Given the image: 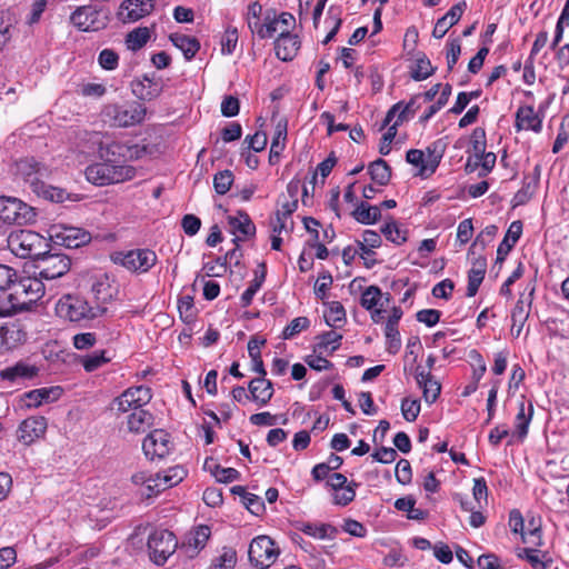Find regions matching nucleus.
Returning a JSON list of instances; mask_svg holds the SVG:
<instances>
[{
  "mask_svg": "<svg viewBox=\"0 0 569 569\" xmlns=\"http://www.w3.org/2000/svg\"><path fill=\"white\" fill-rule=\"evenodd\" d=\"M248 390L251 395V400L259 406H266L274 392L272 382L262 377L252 379L248 385Z\"/></svg>",
  "mask_w": 569,
  "mask_h": 569,
  "instance_id": "a878e982",
  "label": "nucleus"
},
{
  "mask_svg": "<svg viewBox=\"0 0 569 569\" xmlns=\"http://www.w3.org/2000/svg\"><path fill=\"white\" fill-rule=\"evenodd\" d=\"M487 268L486 258L479 257L472 262V267L468 272V287L467 296L473 297L478 292L480 284L483 281Z\"/></svg>",
  "mask_w": 569,
  "mask_h": 569,
  "instance_id": "2f4dec72",
  "label": "nucleus"
},
{
  "mask_svg": "<svg viewBox=\"0 0 569 569\" xmlns=\"http://www.w3.org/2000/svg\"><path fill=\"white\" fill-rule=\"evenodd\" d=\"M498 232V227L495 224L487 226L475 239L471 250L480 248L483 250L488 243L492 241Z\"/></svg>",
  "mask_w": 569,
  "mask_h": 569,
  "instance_id": "680f3d73",
  "label": "nucleus"
},
{
  "mask_svg": "<svg viewBox=\"0 0 569 569\" xmlns=\"http://www.w3.org/2000/svg\"><path fill=\"white\" fill-rule=\"evenodd\" d=\"M142 449L150 460L163 459L172 449L170 436L161 429L153 430L144 438Z\"/></svg>",
  "mask_w": 569,
  "mask_h": 569,
  "instance_id": "dca6fc26",
  "label": "nucleus"
},
{
  "mask_svg": "<svg viewBox=\"0 0 569 569\" xmlns=\"http://www.w3.org/2000/svg\"><path fill=\"white\" fill-rule=\"evenodd\" d=\"M533 416V406L530 402L528 406V413H526L525 402L519 403V410L516 416V433L520 440L527 437L528 428Z\"/></svg>",
  "mask_w": 569,
  "mask_h": 569,
  "instance_id": "a18cd8bd",
  "label": "nucleus"
},
{
  "mask_svg": "<svg viewBox=\"0 0 569 569\" xmlns=\"http://www.w3.org/2000/svg\"><path fill=\"white\" fill-rule=\"evenodd\" d=\"M516 128L520 130H532L540 132L542 128V119L535 111L533 107H520L516 113Z\"/></svg>",
  "mask_w": 569,
  "mask_h": 569,
  "instance_id": "bb28decb",
  "label": "nucleus"
},
{
  "mask_svg": "<svg viewBox=\"0 0 569 569\" xmlns=\"http://www.w3.org/2000/svg\"><path fill=\"white\" fill-rule=\"evenodd\" d=\"M109 358L106 357L104 351H94L91 355L84 356L81 363L86 371L91 372L107 363Z\"/></svg>",
  "mask_w": 569,
  "mask_h": 569,
  "instance_id": "bf43d9fd",
  "label": "nucleus"
},
{
  "mask_svg": "<svg viewBox=\"0 0 569 569\" xmlns=\"http://www.w3.org/2000/svg\"><path fill=\"white\" fill-rule=\"evenodd\" d=\"M427 162L418 172L421 178H428L437 170L445 152V143L441 140L435 141L427 148Z\"/></svg>",
  "mask_w": 569,
  "mask_h": 569,
  "instance_id": "7c9ffc66",
  "label": "nucleus"
},
{
  "mask_svg": "<svg viewBox=\"0 0 569 569\" xmlns=\"http://www.w3.org/2000/svg\"><path fill=\"white\" fill-rule=\"evenodd\" d=\"M319 342L317 343L315 351L321 352L325 349L331 347V352L336 351L340 346V340L342 336L333 330L323 332L317 337Z\"/></svg>",
  "mask_w": 569,
  "mask_h": 569,
  "instance_id": "09e8293b",
  "label": "nucleus"
},
{
  "mask_svg": "<svg viewBox=\"0 0 569 569\" xmlns=\"http://www.w3.org/2000/svg\"><path fill=\"white\" fill-rule=\"evenodd\" d=\"M114 500H98L97 503L91 505L88 510V517L92 521H97L104 526L113 517Z\"/></svg>",
  "mask_w": 569,
  "mask_h": 569,
  "instance_id": "72a5a7b5",
  "label": "nucleus"
},
{
  "mask_svg": "<svg viewBox=\"0 0 569 569\" xmlns=\"http://www.w3.org/2000/svg\"><path fill=\"white\" fill-rule=\"evenodd\" d=\"M13 173L34 191L37 188H42V179L48 176V169L33 158H24L16 161Z\"/></svg>",
  "mask_w": 569,
  "mask_h": 569,
  "instance_id": "ddd939ff",
  "label": "nucleus"
},
{
  "mask_svg": "<svg viewBox=\"0 0 569 569\" xmlns=\"http://www.w3.org/2000/svg\"><path fill=\"white\" fill-rule=\"evenodd\" d=\"M352 217L362 224H373L381 218L380 207L360 202L352 212Z\"/></svg>",
  "mask_w": 569,
  "mask_h": 569,
  "instance_id": "58836bf2",
  "label": "nucleus"
},
{
  "mask_svg": "<svg viewBox=\"0 0 569 569\" xmlns=\"http://www.w3.org/2000/svg\"><path fill=\"white\" fill-rule=\"evenodd\" d=\"M267 274V266L264 262L258 264V269L254 271V279L250 282L249 287L240 297L241 306L248 307L251 305L252 299L257 291L261 288L264 282Z\"/></svg>",
  "mask_w": 569,
  "mask_h": 569,
  "instance_id": "e433bc0d",
  "label": "nucleus"
},
{
  "mask_svg": "<svg viewBox=\"0 0 569 569\" xmlns=\"http://www.w3.org/2000/svg\"><path fill=\"white\" fill-rule=\"evenodd\" d=\"M211 536V530L206 525H200L191 529L186 533L181 545L180 551L187 558H194L199 555V552L206 547L209 538Z\"/></svg>",
  "mask_w": 569,
  "mask_h": 569,
  "instance_id": "f3484780",
  "label": "nucleus"
},
{
  "mask_svg": "<svg viewBox=\"0 0 569 569\" xmlns=\"http://www.w3.org/2000/svg\"><path fill=\"white\" fill-rule=\"evenodd\" d=\"M27 339L26 327L20 321H9L0 326V352L14 349Z\"/></svg>",
  "mask_w": 569,
  "mask_h": 569,
  "instance_id": "a211bd4d",
  "label": "nucleus"
},
{
  "mask_svg": "<svg viewBox=\"0 0 569 569\" xmlns=\"http://www.w3.org/2000/svg\"><path fill=\"white\" fill-rule=\"evenodd\" d=\"M371 179L380 184L386 186L389 183L391 178V168L383 159H377L371 162L368 167Z\"/></svg>",
  "mask_w": 569,
  "mask_h": 569,
  "instance_id": "79ce46f5",
  "label": "nucleus"
},
{
  "mask_svg": "<svg viewBox=\"0 0 569 569\" xmlns=\"http://www.w3.org/2000/svg\"><path fill=\"white\" fill-rule=\"evenodd\" d=\"M381 233L386 237L387 240L396 244H401L407 240V232L401 230L393 220L387 222L381 228Z\"/></svg>",
  "mask_w": 569,
  "mask_h": 569,
  "instance_id": "3c124183",
  "label": "nucleus"
},
{
  "mask_svg": "<svg viewBox=\"0 0 569 569\" xmlns=\"http://www.w3.org/2000/svg\"><path fill=\"white\" fill-rule=\"evenodd\" d=\"M131 86L132 92L137 98L148 101L158 98L163 90L162 84L148 74H144L142 79L132 81Z\"/></svg>",
  "mask_w": 569,
  "mask_h": 569,
  "instance_id": "4be33fe9",
  "label": "nucleus"
},
{
  "mask_svg": "<svg viewBox=\"0 0 569 569\" xmlns=\"http://www.w3.org/2000/svg\"><path fill=\"white\" fill-rule=\"evenodd\" d=\"M33 192L46 200L57 203H62L66 200L77 201L79 199L77 194L69 193L64 189L47 184L43 181L42 188H37Z\"/></svg>",
  "mask_w": 569,
  "mask_h": 569,
  "instance_id": "c9c22d12",
  "label": "nucleus"
},
{
  "mask_svg": "<svg viewBox=\"0 0 569 569\" xmlns=\"http://www.w3.org/2000/svg\"><path fill=\"white\" fill-rule=\"evenodd\" d=\"M17 281V271L6 264H0V291H4L14 286Z\"/></svg>",
  "mask_w": 569,
  "mask_h": 569,
  "instance_id": "774afa93",
  "label": "nucleus"
},
{
  "mask_svg": "<svg viewBox=\"0 0 569 569\" xmlns=\"http://www.w3.org/2000/svg\"><path fill=\"white\" fill-rule=\"evenodd\" d=\"M33 207L14 197L0 196V220L7 224L24 226L36 222Z\"/></svg>",
  "mask_w": 569,
  "mask_h": 569,
  "instance_id": "39448f33",
  "label": "nucleus"
},
{
  "mask_svg": "<svg viewBox=\"0 0 569 569\" xmlns=\"http://www.w3.org/2000/svg\"><path fill=\"white\" fill-rule=\"evenodd\" d=\"M300 530L308 536L319 539L332 538L337 532L336 528L330 525H317L310 522L303 523L300 527Z\"/></svg>",
  "mask_w": 569,
  "mask_h": 569,
  "instance_id": "49530a36",
  "label": "nucleus"
},
{
  "mask_svg": "<svg viewBox=\"0 0 569 569\" xmlns=\"http://www.w3.org/2000/svg\"><path fill=\"white\" fill-rule=\"evenodd\" d=\"M530 307H531V301H529L528 309H526L523 300L520 299L517 301V303L511 312V320H512L511 332L515 333L516 337H519L522 331V328L529 317Z\"/></svg>",
  "mask_w": 569,
  "mask_h": 569,
  "instance_id": "37998d69",
  "label": "nucleus"
},
{
  "mask_svg": "<svg viewBox=\"0 0 569 569\" xmlns=\"http://www.w3.org/2000/svg\"><path fill=\"white\" fill-rule=\"evenodd\" d=\"M382 298L383 295L379 287L370 286L363 291L361 296V306L367 310H372L376 306H378V303H380Z\"/></svg>",
  "mask_w": 569,
  "mask_h": 569,
  "instance_id": "6e6d98bb",
  "label": "nucleus"
},
{
  "mask_svg": "<svg viewBox=\"0 0 569 569\" xmlns=\"http://www.w3.org/2000/svg\"><path fill=\"white\" fill-rule=\"evenodd\" d=\"M236 562V551L230 548H224L222 553L214 559L209 569H233Z\"/></svg>",
  "mask_w": 569,
  "mask_h": 569,
  "instance_id": "5fc2aeb1",
  "label": "nucleus"
},
{
  "mask_svg": "<svg viewBox=\"0 0 569 569\" xmlns=\"http://www.w3.org/2000/svg\"><path fill=\"white\" fill-rule=\"evenodd\" d=\"M462 511L470 513L469 523L473 528H479L486 522V516L481 511L480 500H459Z\"/></svg>",
  "mask_w": 569,
  "mask_h": 569,
  "instance_id": "a19ab883",
  "label": "nucleus"
},
{
  "mask_svg": "<svg viewBox=\"0 0 569 569\" xmlns=\"http://www.w3.org/2000/svg\"><path fill=\"white\" fill-rule=\"evenodd\" d=\"M8 248L20 258H34L36 260L46 248L49 247L47 239L31 230H18L8 236Z\"/></svg>",
  "mask_w": 569,
  "mask_h": 569,
  "instance_id": "7ed1b4c3",
  "label": "nucleus"
},
{
  "mask_svg": "<svg viewBox=\"0 0 569 569\" xmlns=\"http://www.w3.org/2000/svg\"><path fill=\"white\" fill-rule=\"evenodd\" d=\"M61 395V389L56 388H42L36 389L28 392L26 396L30 400L29 406H40L43 402L57 400Z\"/></svg>",
  "mask_w": 569,
  "mask_h": 569,
  "instance_id": "c03bdc74",
  "label": "nucleus"
},
{
  "mask_svg": "<svg viewBox=\"0 0 569 569\" xmlns=\"http://www.w3.org/2000/svg\"><path fill=\"white\" fill-rule=\"evenodd\" d=\"M346 312L342 305L338 301L330 303L328 312L325 313V319L328 326L333 327L338 322L345 320Z\"/></svg>",
  "mask_w": 569,
  "mask_h": 569,
  "instance_id": "69168bd1",
  "label": "nucleus"
},
{
  "mask_svg": "<svg viewBox=\"0 0 569 569\" xmlns=\"http://www.w3.org/2000/svg\"><path fill=\"white\" fill-rule=\"evenodd\" d=\"M91 293L94 306L107 307L108 303L117 299L119 287L109 274L99 273L92 278Z\"/></svg>",
  "mask_w": 569,
  "mask_h": 569,
  "instance_id": "2eb2a0df",
  "label": "nucleus"
},
{
  "mask_svg": "<svg viewBox=\"0 0 569 569\" xmlns=\"http://www.w3.org/2000/svg\"><path fill=\"white\" fill-rule=\"evenodd\" d=\"M228 220L232 233H241L246 237L256 234V226L248 213L239 211L237 217H229Z\"/></svg>",
  "mask_w": 569,
  "mask_h": 569,
  "instance_id": "4c0bfd02",
  "label": "nucleus"
},
{
  "mask_svg": "<svg viewBox=\"0 0 569 569\" xmlns=\"http://www.w3.org/2000/svg\"><path fill=\"white\" fill-rule=\"evenodd\" d=\"M518 556L526 559L535 569H548L552 565V559L549 557L548 552H541L537 549L525 548Z\"/></svg>",
  "mask_w": 569,
  "mask_h": 569,
  "instance_id": "ea45409f",
  "label": "nucleus"
},
{
  "mask_svg": "<svg viewBox=\"0 0 569 569\" xmlns=\"http://www.w3.org/2000/svg\"><path fill=\"white\" fill-rule=\"evenodd\" d=\"M466 7V1H461L452 6L443 17L437 20L432 36L437 39L443 38L448 30L459 22Z\"/></svg>",
  "mask_w": 569,
  "mask_h": 569,
  "instance_id": "5701e85b",
  "label": "nucleus"
},
{
  "mask_svg": "<svg viewBox=\"0 0 569 569\" xmlns=\"http://www.w3.org/2000/svg\"><path fill=\"white\" fill-rule=\"evenodd\" d=\"M38 369L34 366H29L24 362H17L14 366L7 367L0 371L2 380L10 382H20L31 379L37 376Z\"/></svg>",
  "mask_w": 569,
  "mask_h": 569,
  "instance_id": "c756f323",
  "label": "nucleus"
},
{
  "mask_svg": "<svg viewBox=\"0 0 569 569\" xmlns=\"http://www.w3.org/2000/svg\"><path fill=\"white\" fill-rule=\"evenodd\" d=\"M300 48L298 36L281 31L274 41L276 56L282 61H291Z\"/></svg>",
  "mask_w": 569,
  "mask_h": 569,
  "instance_id": "412c9836",
  "label": "nucleus"
},
{
  "mask_svg": "<svg viewBox=\"0 0 569 569\" xmlns=\"http://www.w3.org/2000/svg\"><path fill=\"white\" fill-rule=\"evenodd\" d=\"M26 305V301L20 302L16 295L10 293L4 297L0 296V317L10 316L18 310L22 309V306Z\"/></svg>",
  "mask_w": 569,
  "mask_h": 569,
  "instance_id": "864d4df0",
  "label": "nucleus"
},
{
  "mask_svg": "<svg viewBox=\"0 0 569 569\" xmlns=\"http://www.w3.org/2000/svg\"><path fill=\"white\" fill-rule=\"evenodd\" d=\"M522 233V222L520 220L512 221L508 231L497 249V263H502L511 249L515 247Z\"/></svg>",
  "mask_w": 569,
  "mask_h": 569,
  "instance_id": "cd10ccee",
  "label": "nucleus"
},
{
  "mask_svg": "<svg viewBox=\"0 0 569 569\" xmlns=\"http://www.w3.org/2000/svg\"><path fill=\"white\" fill-rule=\"evenodd\" d=\"M233 182V174L230 170H223L214 174L213 187L217 193L226 194Z\"/></svg>",
  "mask_w": 569,
  "mask_h": 569,
  "instance_id": "13d9d810",
  "label": "nucleus"
},
{
  "mask_svg": "<svg viewBox=\"0 0 569 569\" xmlns=\"http://www.w3.org/2000/svg\"><path fill=\"white\" fill-rule=\"evenodd\" d=\"M37 261H39V277L47 280L62 277L69 271L71 266L70 258L64 253L47 250L38 257Z\"/></svg>",
  "mask_w": 569,
  "mask_h": 569,
  "instance_id": "1a4fd4ad",
  "label": "nucleus"
},
{
  "mask_svg": "<svg viewBox=\"0 0 569 569\" xmlns=\"http://www.w3.org/2000/svg\"><path fill=\"white\" fill-rule=\"evenodd\" d=\"M385 335L387 338V351L391 355L397 353L401 347V339L398 327L386 326Z\"/></svg>",
  "mask_w": 569,
  "mask_h": 569,
  "instance_id": "0e129e2a",
  "label": "nucleus"
},
{
  "mask_svg": "<svg viewBox=\"0 0 569 569\" xmlns=\"http://www.w3.org/2000/svg\"><path fill=\"white\" fill-rule=\"evenodd\" d=\"M56 311L61 318L72 322H80L106 316L109 309L103 306H90L87 300L68 295L60 298Z\"/></svg>",
  "mask_w": 569,
  "mask_h": 569,
  "instance_id": "f257e3e1",
  "label": "nucleus"
},
{
  "mask_svg": "<svg viewBox=\"0 0 569 569\" xmlns=\"http://www.w3.org/2000/svg\"><path fill=\"white\" fill-rule=\"evenodd\" d=\"M13 288H14L13 295H16V297L20 293L30 296L29 302L36 301L44 292V286L42 283L41 278H30V277H22L20 279L17 278V281L14 282Z\"/></svg>",
  "mask_w": 569,
  "mask_h": 569,
  "instance_id": "c85d7f7f",
  "label": "nucleus"
},
{
  "mask_svg": "<svg viewBox=\"0 0 569 569\" xmlns=\"http://www.w3.org/2000/svg\"><path fill=\"white\" fill-rule=\"evenodd\" d=\"M98 146L99 156L106 162L123 164L127 158L130 157V147L110 138L100 140Z\"/></svg>",
  "mask_w": 569,
  "mask_h": 569,
  "instance_id": "6ab92c4d",
  "label": "nucleus"
},
{
  "mask_svg": "<svg viewBox=\"0 0 569 569\" xmlns=\"http://www.w3.org/2000/svg\"><path fill=\"white\" fill-rule=\"evenodd\" d=\"M147 547L151 560L160 566L176 551L178 541L173 532L167 529H153L148 536Z\"/></svg>",
  "mask_w": 569,
  "mask_h": 569,
  "instance_id": "423d86ee",
  "label": "nucleus"
},
{
  "mask_svg": "<svg viewBox=\"0 0 569 569\" xmlns=\"http://www.w3.org/2000/svg\"><path fill=\"white\" fill-rule=\"evenodd\" d=\"M287 137V128L286 126H281L280 123L277 126L276 134L272 139L271 148H270V162L273 161L274 158H278L281 151L284 148V141Z\"/></svg>",
  "mask_w": 569,
  "mask_h": 569,
  "instance_id": "4d7b16f0",
  "label": "nucleus"
},
{
  "mask_svg": "<svg viewBox=\"0 0 569 569\" xmlns=\"http://www.w3.org/2000/svg\"><path fill=\"white\" fill-rule=\"evenodd\" d=\"M238 42V31L236 28H228L221 39V51L223 54H231Z\"/></svg>",
  "mask_w": 569,
  "mask_h": 569,
  "instance_id": "338daca9",
  "label": "nucleus"
},
{
  "mask_svg": "<svg viewBox=\"0 0 569 569\" xmlns=\"http://www.w3.org/2000/svg\"><path fill=\"white\" fill-rule=\"evenodd\" d=\"M435 72V68L431 66L430 60L426 54H421V57L417 58L415 69L411 72L412 79L416 81H421L430 77Z\"/></svg>",
  "mask_w": 569,
  "mask_h": 569,
  "instance_id": "8fccbe9b",
  "label": "nucleus"
},
{
  "mask_svg": "<svg viewBox=\"0 0 569 569\" xmlns=\"http://www.w3.org/2000/svg\"><path fill=\"white\" fill-rule=\"evenodd\" d=\"M170 41L172 44L180 49L186 58V60L190 61L194 58L196 53L200 49V43L194 37H190L182 33H171Z\"/></svg>",
  "mask_w": 569,
  "mask_h": 569,
  "instance_id": "473e14b6",
  "label": "nucleus"
},
{
  "mask_svg": "<svg viewBox=\"0 0 569 569\" xmlns=\"http://www.w3.org/2000/svg\"><path fill=\"white\" fill-rule=\"evenodd\" d=\"M420 412V401L417 399L405 398L401 401V413L403 418L412 422L415 421Z\"/></svg>",
  "mask_w": 569,
  "mask_h": 569,
  "instance_id": "e2e57ef3",
  "label": "nucleus"
},
{
  "mask_svg": "<svg viewBox=\"0 0 569 569\" xmlns=\"http://www.w3.org/2000/svg\"><path fill=\"white\" fill-rule=\"evenodd\" d=\"M50 239L59 246L76 249L90 242L91 234L82 228L71 226H53Z\"/></svg>",
  "mask_w": 569,
  "mask_h": 569,
  "instance_id": "4468645a",
  "label": "nucleus"
},
{
  "mask_svg": "<svg viewBox=\"0 0 569 569\" xmlns=\"http://www.w3.org/2000/svg\"><path fill=\"white\" fill-rule=\"evenodd\" d=\"M70 22L80 31H98L107 26L108 17L96 6H82L70 16Z\"/></svg>",
  "mask_w": 569,
  "mask_h": 569,
  "instance_id": "9b49d317",
  "label": "nucleus"
},
{
  "mask_svg": "<svg viewBox=\"0 0 569 569\" xmlns=\"http://www.w3.org/2000/svg\"><path fill=\"white\" fill-rule=\"evenodd\" d=\"M46 430L47 421L43 417H29L20 423L17 436L24 445H30L43 436Z\"/></svg>",
  "mask_w": 569,
  "mask_h": 569,
  "instance_id": "aec40b11",
  "label": "nucleus"
},
{
  "mask_svg": "<svg viewBox=\"0 0 569 569\" xmlns=\"http://www.w3.org/2000/svg\"><path fill=\"white\" fill-rule=\"evenodd\" d=\"M249 560L259 568H269L279 556V549L274 547L273 540L268 536H259L254 538L249 546Z\"/></svg>",
  "mask_w": 569,
  "mask_h": 569,
  "instance_id": "9d476101",
  "label": "nucleus"
},
{
  "mask_svg": "<svg viewBox=\"0 0 569 569\" xmlns=\"http://www.w3.org/2000/svg\"><path fill=\"white\" fill-rule=\"evenodd\" d=\"M111 260L131 272L144 273L156 264L157 254L150 249H133L113 252Z\"/></svg>",
  "mask_w": 569,
  "mask_h": 569,
  "instance_id": "0eeeda50",
  "label": "nucleus"
},
{
  "mask_svg": "<svg viewBox=\"0 0 569 569\" xmlns=\"http://www.w3.org/2000/svg\"><path fill=\"white\" fill-rule=\"evenodd\" d=\"M134 169L126 164H112L100 162L89 166L86 169L87 180L97 186L119 183L132 179Z\"/></svg>",
  "mask_w": 569,
  "mask_h": 569,
  "instance_id": "20e7f679",
  "label": "nucleus"
},
{
  "mask_svg": "<svg viewBox=\"0 0 569 569\" xmlns=\"http://www.w3.org/2000/svg\"><path fill=\"white\" fill-rule=\"evenodd\" d=\"M170 472H172V475L161 476L157 473L148 479H144L143 476H134V482L138 483L141 481L143 485V491H141L142 498H152V496H158L182 480L184 473L182 468H173Z\"/></svg>",
  "mask_w": 569,
  "mask_h": 569,
  "instance_id": "6e6552de",
  "label": "nucleus"
},
{
  "mask_svg": "<svg viewBox=\"0 0 569 569\" xmlns=\"http://www.w3.org/2000/svg\"><path fill=\"white\" fill-rule=\"evenodd\" d=\"M127 423L129 431L141 433L152 426L153 416L141 407L128 416Z\"/></svg>",
  "mask_w": 569,
  "mask_h": 569,
  "instance_id": "f704fd0d",
  "label": "nucleus"
},
{
  "mask_svg": "<svg viewBox=\"0 0 569 569\" xmlns=\"http://www.w3.org/2000/svg\"><path fill=\"white\" fill-rule=\"evenodd\" d=\"M310 326V320L307 317L295 318L282 331V338L288 340L296 335L306 330Z\"/></svg>",
  "mask_w": 569,
  "mask_h": 569,
  "instance_id": "052dcab7",
  "label": "nucleus"
},
{
  "mask_svg": "<svg viewBox=\"0 0 569 569\" xmlns=\"http://www.w3.org/2000/svg\"><path fill=\"white\" fill-rule=\"evenodd\" d=\"M151 398V389L148 387L128 388L113 400L111 409H116L119 412L134 411L149 403Z\"/></svg>",
  "mask_w": 569,
  "mask_h": 569,
  "instance_id": "f8f14e48",
  "label": "nucleus"
},
{
  "mask_svg": "<svg viewBox=\"0 0 569 569\" xmlns=\"http://www.w3.org/2000/svg\"><path fill=\"white\" fill-rule=\"evenodd\" d=\"M152 0H124L121 4V12L124 21H137L153 10Z\"/></svg>",
  "mask_w": 569,
  "mask_h": 569,
  "instance_id": "b1692460",
  "label": "nucleus"
},
{
  "mask_svg": "<svg viewBox=\"0 0 569 569\" xmlns=\"http://www.w3.org/2000/svg\"><path fill=\"white\" fill-rule=\"evenodd\" d=\"M14 31L16 29L10 14L2 12L0 14V51L11 40Z\"/></svg>",
  "mask_w": 569,
  "mask_h": 569,
  "instance_id": "603ef678",
  "label": "nucleus"
},
{
  "mask_svg": "<svg viewBox=\"0 0 569 569\" xmlns=\"http://www.w3.org/2000/svg\"><path fill=\"white\" fill-rule=\"evenodd\" d=\"M150 38L149 29L146 27L136 28L127 34V47L132 51L141 49Z\"/></svg>",
  "mask_w": 569,
  "mask_h": 569,
  "instance_id": "de8ad7c7",
  "label": "nucleus"
},
{
  "mask_svg": "<svg viewBox=\"0 0 569 569\" xmlns=\"http://www.w3.org/2000/svg\"><path fill=\"white\" fill-rule=\"evenodd\" d=\"M416 380L420 388H422L423 399L427 403H433L440 395L441 385L435 379L430 372H426L418 367L416 369Z\"/></svg>",
  "mask_w": 569,
  "mask_h": 569,
  "instance_id": "393cba45",
  "label": "nucleus"
},
{
  "mask_svg": "<svg viewBox=\"0 0 569 569\" xmlns=\"http://www.w3.org/2000/svg\"><path fill=\"white\" fill-rule=\"evenodd\" d=\"M146 108L136 101L107 104L101 116L106 123L116 128H127L141 123L146 116Z\"/></svg>",
  "mask_w": 569,
  "mask_h": 569,
  "instance_id": "f03ea898",
  "label": "nucleus"
}]
</instances>
